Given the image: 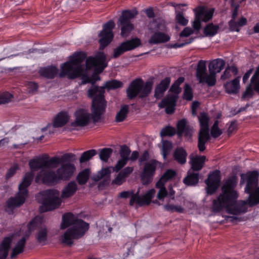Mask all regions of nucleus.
Wrapping results in <instances>:
<instances>
[{
  "mask_svg": "<svg viewBox=\"0 0 259 259\" xmlns=\"http://www.w3.org/2000/svg\"><path fill=\"white\" fill-rule=\"evenodd\" d=\"M259 174L253 171L241 175L240 184L246 182L245 191L249 194L246 200L236 201L238 194L234 190L237 183V178L233 176L229 178L222 188V194L213 200L211 207L212 211L218 212L224 208L227 211L233 214H240L247 211L248 206H253L259 203V186L257 187Z\"/></svg>",
  "mask_w": 259,
  "mask_h": 259,
  "instance_id": "1",
  "label": "nucleus"
},
{
  "mask_svg": "<svg viewBox=\"0 0 259 259\" xmlns=\"http://www.w3.org/2000/svg\"><path fill=\"white\" fill-rule=\"evenodd\" d=\"M103 88L93 87L89 89L88 97L93 98L91 111L84 108H78L74 113V120L67 125L69 131L79 130L91 124L92 121L97 123L101 121L102 116L105 112L107 103L103 98Z\"/></svg>",
  "mask_w": 259,
  "mask_h": 259,
  "instance_id": "2",
  "label": "nucleus"
},
{
  "mask_svg": "<svg viewBox=\"0 0 259 259\" xmlns=\"http://www.w3.org/2000/svg\"><path fill=\"white\" fill-rule=\"evenodd\" d=\"M65 160V155L61 157L54 156L50 159L45 160L40 158L31 159L29 161V166L31 172H26L23 177L22 182L19 185V192L14 197H11L7 201L5 210L9 214L13 213V209L22 205L28 196L27 187L29 186L33 180V172L39 169L55 168Z\"/></svg>",
  "mask_w": 259,
  "mask_h": 259,
  "instance_id": "3",
  "label": "nucleus"
},
{
  "mask_svg": "<svg viewBox=\"0 0 259 259\" xmlns=\"http://www.w3.org/2000/svg\"><path fill=\"white\" fill-rule=\"evenodd\" d=\"M107 66V62L105 54L103 53H99L95 57H91L86 60L85 69L81 66L77 67L73 72L68 74V78L74 79L80 76L82 84L91 83L93 84L97 80H100V78L96 74L90 77V70L95 67L96 73H100Z\"/></svg>",
  "mask_w": 259,
  "mask_h": 259,
  "instance_id": "4",
  "label": "nucleus"
},
{
  "mask_svg": "<svg viewBox=\"0 0 259 259\" xmlns=\"http://www.w3.org/2000/svg\"><path fill=\"white\" fill-rule=\"evenodd\" d=\"M206 62L200 60L196 69V77L200 83H206L209 86H213L216 82V74L220 72L224 68L225 62L222 59H216L210 62L208 65L209 73L206 72Z\"/></svg>",
  "mask_w": 259,
  "mask_h": 259,
  "instance_id": "5",
  "label": "nucleus"
},
{
  "mask_svg": "<svg viewBox=\"0 0 259 259\" xmlns=\"http://www.w3.org/2000/svg\"><path fill=\"white\" fill-rule=\"evenodd\" d=\"M66 245L71 246L74 239L81 238L89 229V224L77 219L71 213H66Z\"/></svg>",
  "mask_w": 259,
  "mask_h": 259,
  "instance_id": "6",
  "label": "nucleus"
},
{
  "mask_svg": "<svg viewBox=\"0 0 259 259\" xmlns=\"http://www.w3.org/2000/svg\"><path fill=\"white\" fill-rule=\"evenodd\" d=\"M65 160L62 162L61 167L55 171L47 168L42 169L37 174L35 181L36 183L52 186L59 183L65 177Z\"/></svg>",
  "mask_w": 259,
  "mask_h": 259,
  "instance_id": "7",
  "label": "nucleus"
},
{
  "mask_svg": "<svg viewBox=\"0 0 259 259\" xmlns=\"http://www.w3.org/2000/svg\"><path fill=\"white\" fill-rule=\"evenodd\" d=\"M153 84L152 79L148 80L144 84L141 79H136L131 82L127 89V96L130 99H133L139 94L140 97H145L151 92Z\"/></svg>",
  "mask_w": 259,
  "mask_h": 259,
  "instance_id": "8",
  "label": "nucleus"
},
{
  "mask_svg": "<svg viewBox=\"0 0 259 259\" xmlns=\"http://www.w3.org/2000/svg\"><path fill=\"white\" fill-rule=\"evenodd\" d=\"M176 175V172L172 169L166 170L160 180L156 183L155 188L158 189L157 193V199L162 202L164 201V198L168 196L171 199H175V191L172 187L169 186L168 188V192L166 189L165 184L167 181L172 178Z\"/></svg>",
  "mask_w": 259,
  "mask_h": 259,
  "instance_id": "9",
  "label": "nucleus"
},
{
  "mask_svg": "<svg viewBox=\"0 0 259 259\" xmlns=\"http://www.w3.org/2000/svg\"><path fill=\"white\" fill-rule=\"evenodd\" d=\"M40 194L43 196L42 204L39 207L40 212L54 210L60 205L61 201L58 191L48 190L40 192Z\"/></svg>",
  "mask_w": 259,
  "mask_h": 259,
  "instance_id": "10",
  "label": "nucleus"
},
{
  "mask_svg": "<svg viewBox=\"0 0 259 259\" xmlns=\"http://www.w3.org/2000/svg\"><path fill=\"white\" fill-rule=\"evenodd\" d=\"M139 190H138L136 193H135L133 191H123L119 193V197L123 198L131 197L130 201L131 205H133L135 203L140 206L149 205L151 202L152 198L155 196L156 191L152 189L142 196H139Z\"/></svg>",
  "mask_w": 259,
  "mask_h": 259,
  "instance_id": "11",
  "label": "nucleus"
},
{
  "mask_svg": "<svg viewBox=\"0 0 259 259\" xmlns=\"http://www.w3.org/2000/svg\"><path fill=\"white\" fill-rule=\"evenodd\" d=\"M200 130L198 135V147L200 151L205 149V143L209 139L208 122L209 117L207 113H201L198 116Z\"/></svg>",
  "mask_w": 259,
  "mask_h": 259,
  "instance_id": "12",
  "label": "nucleus"
},
{
  "mask_svg": "<svg viewBox=\"0 0 259 259\" xmlns=\"http://www.w3.org/2000/svg\"><path fill=\"white\" fill-rule=\"evenodd\" d=\"M179 86L174 83L169 91V94L158 104L159 108H165V112L167 114L174 112L178 95L181 91Z\"/></svg>",
  "mask_w": 259,
  "mask_h": 259,
  "instance_id": "13",
  "label": "nucleus"
},
{
  "mask_svg": "<svg viewBox=\"0 0 259 259\" xmlns=\"http://www.w3.org/2000/svg\"><path fill=\"white\" fill-rule=\"evenodd\" d=\"M138 14L136 10H125L122 13V15L119 19V25L121 27V35L122 37H127L134 29L133 24L131 20L133 19Z\"/></svg>",
  "mask_w": 259,
  "mask_h": 259,
  "instance_id": "14",
  "label": "nucleus"
},
{
  "mask_svg": "<svg viewBox=\"0 0 259 259\" xmlns=\"http://www.w3.org/2000/svg\"><path fill=\"white\" fill-rule=\"evenodd\" d=\"M114 27L115 23L112 20L104 24L103 29L99 34L101 49H104L112 41L114 36L112 29Z\"/></svg>",
  "mask_w": 259,
  "mask_h": 259,
  "instance_id": "15",
  "label": "nucleus"
},
{
  "mask_svg": "<svg viewBox=\"0 0 259 259\" xmlns=\"http://www.w3.org/2000/svg\"><path fill=\"white\" fill-rule=\"evenodd\" d=\"M140 45L141 40L138 38H134L124 41L114 50L113 57L117 58L124 52L134 50Z\"/></svg>",
  "mask_w": 259,
  "mask_h": 259,
  "instance_id": "16",
  "label": "nucleus"
},
{
  "mask_svg": "<svg viewBox=\"0 0 259 259\" xmlns=\"http://www.w3.org/2000/svg\"><path fill=\"white\" fill-rule=\"evenodd\" d=\"M65 125V111H61L58 112L53 118L52 122L49 123L47 125L42 128V132L48 130L50 134H52L57 132L58 128L63 127Z\"/></svg>",
  "mask_w": 259,
  "mask_h": 259,
  "instance_id": "17",
  "label": "nucleus"
},
{
  "mask_svg": "<svg viewBox=\"0 0 259 259\" xmlns=\"http://www.w3.org/2000/svg\"><path fill=\"white\" fill-rule=\"evenodd\" d=\"M221 182L220 171L215 170L209 174L208 177L205 181L207 186L206 192L207 194H213L219 188Z\"/></svg>",
  "mask_w": 259,
  "mask_h": 259,
  "instance_id": "18",
  "label": "nucleus"
},
{
  "mask_svg": "<svg viewBox=\"0 0 259 259\" xmlns=\"http://www.w3.org/2000/svg\"><path fill=\"white\" fill-rule=\"evenodd\" d=\"M76 156L72 153H66L65 155V175L66 179L73 177L76 172Z\"/></svg>",
  "mask_w": 259,
  "mask_h": 259,
  "instance_id": "19",
  "label": "nucleus"
},
{
  "mask_svg": "<svg viewBox=\"0 0 259 259\" xmlns=\"http://www.w3.org/2000/svg\"><path fill=\"white\" fill-rule=\"evenodd\" d=\"M86 58L85 54L83 52H78L74 53L71 58V61L73 63L70 70L67 71L69 65L66 62V76L68 78V74L71 72H73V70L78 66H81L82 68L85 69L86 65H81L80 63L85 59Z\"/></svg>",
  "mask_w": 259,
  "mask_h": 259,
  "instance_id": "20",
  "label": "nucleus"
},
{
  "mask_svg": "<svg viewBox=\"0 0 259 259\" xmlns=\"http://www.w3.org/2000/svg\"><path fill=\"white\" fill-rule=\"evenodd\" d=\"M190 163L191 168L195 171H199L203 167L206 157L205 156H198L194 154L190 155Z\"/></svg>",
  "mask_w": 259,
  "mask_h": 259,
  "instance_id": "21",
  "label": "nucleus"
},
{
  "mask_svg": "<svg viewBox=\"0 0 259 259\" xmlns=\"http://www.w3.org/2000/svg\"><path fill=\"white\" fill-rule=\"evenodd\" d=\"M36 242L41 245L47 244L48 239V229L46 226L39 228L35 235Z\"/></svg>",
  "mask_w": 259,
  "mask_h": 259,
  "instance_id": "22",
  "label": "nucleus"
},
{
  "mask_svg": "<svg viewBox=\"0 0 259 259\" xmlns=\"http://www.w3.org/2000/svg\"><path fill=\"white\" fill-rule=\"evenodd\" d=\"M170 82V78L169 77H166L161 81L155 89L154 96L156 98L159 99L162 97L164 93L168 88Z\"/></svg>",
  "mask_w": 259,
  "mask_h": 259,
  "instance_id": "23",
  "label": "nucleus"
},
{
  "mask_svg": "<svg viewBox=\"0 0 259 259\" xmlns=\"http://www.w3.org/2000/svg\"><path fill=\"white\" fill-rule=\"evenodd\" d=\"M111 172V170L109 167L102 168L97 175L92 177V180L95 182H98L103 179L104 184H108L110 181Z\"/></svg>",
  "mask_w": 259,
  "mask_h": 259,
  "instance_id": "24",
  "label": "nucleus"
},
{
  "mask_svg": "<svg viewBox=\"0 0 259 259\" xmlns=\"http://www.w3.org/2000/svg\"><path fill=\"white\" fill-rule=\"evenodd\" d=\"M58 69L54 66L42 68L39 70V74L41 76L49 79L54 78L58 74Z\"/></svg>",
  "mask_w": 259,
  "mask_h": 259,
  "instance_id": "25",
  "label": "nucleus"
},
{
  "mask_svg": "<svg viewBox=\"0 0 259 259\" xmlns=\"http://www.w3.org/2000/svg\"><path fill=\"white\" fill-rule=\"evenodd\" d=\"M170 39V37L166 34L156 32L152 34L149 40V43L150 44H158L164 43L168 41Z\"/></svg>",
  "mask_w": 259,
  "mask_h": 259,
  "instance_id": "26",
  "label": "nucleus"
},
{
  "mask_svg": "<svg viewBox=\"0 0 259 259\" xmlns=\"http://www.w3.org/2000/svg\"><path fill=\"white\" fill-rule=\"evenodd\" d=\"M28 237L29 236L25 235L17 242L15 246L12 250V252L11 254V258L15 257L18 254L21 253L24 251L26 241Z\"/></svg>",
  "mask_w": 259,
  "mask_h": 259,
  "instance_id": "27",
  "label": "nucleus"
},
{
  "mask_svg": "<svg viewBox=\"0 0 259 259\" xmlns=\"http://www.w3.org/2000/svg\"><path fill=\"white\" fill-rule=\"evenodd\" d=\"M12 238L6 237L3 241L0 246V259H6L12 243Z\"/></svg>",
  "mask_w": 259,
  "mask_h": 259,
  "instance_id": "28",
  "label": "nucleus"
},
{
  "mask_svg": "<svg viewBox=\"0 0 259 259\" xmlns=\"http://www.w3.org/2000/svg\"><path fill=\"white\" fill-rule=\"evenodd\" d=\"M224 86L227 93L229 94L237 93L240 89L239 79L238 78H236L227 82Z\"/></svg>",
  "mask_w": 259,
  "mask_h": 259,
  "instance_id": "29",
  "label": "nucleus"
},
{
  "mask_svg": "<svg viewBox=\"0 0 259 259\" xmlns=\"http://www.w3.org/2000/svg\"><path fill=\"white\" fill-rule=\"evenodd\" d=\"M187 153L182 148H177L174 153V157L176 161L181 164H184L186 162Z\"/></svg>",
  "mask_w": 259,
  "mask_h": 259,
  "instance_id": "30",
  "label": "nucleus"
},
{
  "mask_svg": "<svg viewBox=\"0 0 259 259\" xmlns=\"http://www.w3.org/2000/svg\"><path fill=\"white\" fill-rule=\"evenodd\" d=\"M43 218L40 216H36L33 218L27 225L28 231L29 233L35 230H38L42 225Z\"/></svg>",
  "mask_w": 259,
  "mask_h": 259,
  "instance_id": "31",
  "label": "nucleus"
},
{
  "mask_svg": "<svg viewBox=\"0 0 259 259\" xmlns=\"http://www.w3.org/2000/svg\"><path fill=\"white\" fill-rule=\"evenodd\" d=\"M198 173L189 170L187 176L183 180V182L186 185L194 186L198 183Z\"/></svg>",
  "mask_w": 259,
  "mask_h": 259,
  "instance_id": "32",
  "label": "nucleus"
},
{
  "mask_svg": "<svg viewBox=\"0 0 259 259\" xmlns=\"http://www.w3.org/2000/svg\"><path fill=\"white\" fill-rule=\"evenodd\" d=\"M91 171L89 168H85L80 171L76 177L78 183L80 185L85 184L89 179Z\"/></svg>",
  "mask_w": 259,
  "mask_h": 259,
  "instance_id": "33",
  "label": "nucleus"
},
{
  "mask_svg": "<svg viewBox=\"0 0 259 259\" xmlns=\"http://www.w3.org/2000/svg\"><path fill=\"white\" fill-rule=\"evenodd\" d=\"M165 198H166V201L167 202L166 204L163 205V207L165 210L171 212H177L179 213H182L184 212V208L181 206L175 205L169 203V200H172L169 197L167 196L165 197L164 199Z\"/></svg>",
  "mask_w": 259,
  "mask_h": 259,
  "instance_id": "34",
  "label": "nucleus"
},
{
  "mask_svg": "<svg viewBox=\"0 0 259 259\" xmlns=\"http://www.w3.org/2000/svg\"><path fill=\"white\" fill-rule=\"evenodd\" d=\"M195 13H201V20L203 22L209 21L212 17L213 12L205 11L202 7H198L195 10Z\"/></svg>",
  "mask_w": 259,
  "mask_h": 259,
  "instance_id": "35",
  "label": "nucleus"
},
{
  "mask_svg": "<svg viewBox=\"0 0 259 259\" xmlns=\"http://www.w3.org/2000/svg\"><path fill=\"white\" fill-rule=\"evenodd\" d=\"M122 84H123L121 81L114 79V80H111L110 81L106 82L104 85V87H101V88H103L104 91L105 88H106L109 90H113V89H116L117 88H121L122 86ZM93 87H97V86L92 85V87L91 88H92ZM98 88H100V87H98ZM104 93V92L103 93V94ZM103 98L104 99V94L103 95Z\"/></svg>",
  "mask_w": 259,
  "mask_h": 259,
  "instance_id": "36",
  "label": "nucleus"
},
{
  "mask_svg": "<svg viewBox=\"0 0 259 259\" xmlns=\"http://www.w3.org/2000/svg\"><path fill=\"white\" fill-rule=\"evenodd\" d=\"M97 154V151L94 149L86 151L82 153L79 158V162L84 163L90 160L94 156Z\"/></svg>",
  "mask_w": 259,
  "mask_h": 259,
  "instance_id": "37",
  "label": "nucleus"
},
{
  "mask_svg": "<svg viewBox=\"0 0 259 259\" xmlns=\"http://www.w3.org/2000/svg\"><path fill=\"white\" fill-rule=\"evenodd\" d=\"M77 190V183L74 181L69 182L66 186V198L73 196Z\"/></svg>",
  "mask_w": 259,
  "mask_h": 259,
  "instance_id": "38",
  "label": "nucleus"
},
{
  "mask_svg": "<svg viewBox=\"0 0 259 259\" xmlns=\"http://www.w3.org/2000/svg\"><path fill=\"white\" fill-rule=\"evenodd\" d=\"M128 112V107L127 105L121 107V109L116 114L115 119L117 122H122L126 118Z\"/></svg>",
  "mask_w": 259,
  "mask_h": 259,
  "instance_id": "39",
  "label": "nucleus"
},
{
  "mask_svg": "<svg viewBox=\"0 0 259 259\" xmlns=\"http://www.w3.org/2000/svg\"><path fill=\"white\" fill-rule=\"evenodd\" d=\"M219 26L209 24L204 29V33L207 36H213L217 33Z\"/></svg>",
  "mask_w": 259,
  "mask_h": 259,
  "instance_id": "40",
  "label": "nucleus"
},
{
  "mask_svg": "<svg viewBox=\"0 0 259 259\" xmlns=\"http://www.w3.org/2000/svg\"><path fill=\"white\" fill-rule=\"evenodd\" d=\"M156 164L155 161H151L145 164L143 172L153 176L155 171Z\"/></svg>",
  "mask_w": 259,
  "mask_h": 259,
  "instance_id": "41",
  "label": "nucleus"
},
{
  "mask_svg": "<svg viewBox=\"0 0 259 259\" xmlns=\"http://www.w3.org/2000/svg\"><path fill=\"white\" fill-rule=\"evenodd\" d=\"M112 153L111 148H103L101 150L99 154L100 159L104 162H107Z\"/></svg>",
  "mask_w": 259,
  "mask_h": 259,
  "instance_id": "42",
  "label": "nucleus"
},
{
  "mask_svg": "<svg viewBox=\"0 0 259 259\" xmlns=\"http://www.w3.org/2000/svg\"><path fill=\"white\" fill-rule=\"evenodd\" d=\"M14 98L13 94L9 92H4L0 94V105L5 104L11 102Z\"/></svg>",
  "mask_w": 259,
  "mask_h": 259,
  "instance_id": "43",
  "label": "nucleus"
},
{
  "mask_svg": "<svg viewBox=\"0 0 259 259\" xmlns=\"http://www.w3.org/2000/svg\"><path fill=\"white\" fill-rule=\"evenodd\" d=\"M172 148V144L167 141H162V154L165 159Z\"/></svg>",
  "mask_w": 259,
  "mask_h": 259,
  "instance_id": "44",
  "label": "nucleus"
},
{
  "mask_svg": "<svg viewBox=\"0 0 259 259\" xmlns=\"http://www.w3.org/2000/svg\"><path fill=\"white\" fill-rule=\"evenodd\" d=\"M223 133L222 130L219 127L218 120L215 121L210 130V134L214 138H218Z\"/></svg>",
  "mask_w": 259,
  "mask_h": 259,
  "instance_id": "45",
  "label": "nucleus"
},
{
  "mask_svg": "<svg viewBox=\"0 0 259 259\" xmlns=\"http://www.w3.org/2000/svg\"><path fill=\"white\" fill-rule=\"evenodd\" d=\"M65 213L62 215V221L60 225V229L58 230V233L60 234L59 240L61 243H65Z\"/></svg>",
  "mask_w": 259,
  "mask_h": 259,
  "instance_id": "46",
  "label": "nucleus"
},
{
  "mask_svg": "<svg viewBox=\"0 0 259 259\" xmlns=\"http://www.w3.org/2000/svg\"><path fill=\"white\" fill-rule=\"evenodd\" d=\"M130 153L131 150L128 147L125 145L121 147L119 153L121 159L128 161Z\"/></svg>",
  "mask_w": 259,
  "mask_h": 259,
  "instance_id": "47",
  "label": "nucleus"
},
{
  "mask_svg": "<svg viewBox=\"0 0 259 259\" xmlns=\"http://www.w3.org/2000/svg\"><path fill=\"white\" fill-rule=\"evenodd\" d=\"M193 95L191 88L189 84H186L184 91V98L190 101L193 99Z\"/></svg>",
  "mask_w": 259,
  "mask_h": 259,
  "instance_id": "48",
  "label": "nucleus"
},
{
  "mask_svg": "<svg viewBox=\"0 0 259 259\" xmlns=\"http://www.w3.org/2000/svg\"><path fill=\"white\" fill-rule=\"evenodd\" d=\"M176 19L177 22L183 26H186L188 23V20L185 18L183 12H176Z\"/></svg>",
  "mask_w": 259,
  "mask_h": 259,
  "instance_id": "49",
  "label": "nucleus"
},
{
  "mask_svg": "<svg viewBox=\"0 0 259 259\" xmlns=\"http://www.w3.org/2000/svg\"><path fill=\"white\" fill-rule=\"evenodd\" d=\"M188 126L187 121L183 119L180 120L177 124L178 133L180 136L183 135L185 129Z\"/></svg>",
  "mask_w": 259,
  "mask_h": 259,
  "instance_id": "50",
  "label": "nucleus"
},
{
  "mask_svg": "<svg viewBox=\"0 0 259 259\" xmlns=\"http://www.w3.org/2000/svg\"><path fill=\"white\" fill-rule=\"evenodd\" d=\"M253 94L254 93L252 90V87L250 84L247 87L245 92L243 93L241 99L242 100L248 99L253 96Z\"/></svg>",
  "mask_w": 259,
  "mask_h": 259,
  "instance_id": "51",
  "label": "nucleus"
},
{
  "mask_svg": "<svg viewBox=\"0 0 259 259\" xmlns=\"http://www.w3.org/2000/svg\"><path fill=\"white\" fill-rule=\"evenodd\" d=\"M176 133L175 130L171 127H167L165 128H163L161 132H160V135L161 136H172L174 135Z\"/></svg>",
  "mask_w": 259,
  "mask_h": 259,
  "instance_id": "52",
  "label": "nucleus"
},
{
  "mask_svg": "<svg viewBox=\"0 0 259 259\" xmlns=\"http://www.w3.org/2000/svg\"><path fill=\"white\" fill-rule=\"evenodd\" d=\"M201 13H195V18L193 23V27L194 29L199 30L201 28Z\"/></svg>",
  "mask_w": 259,
  "mask_h": 259,
  "instance_id": "53",
  "label": "nucleus"
},
{
  "mask_svg": "<svg viewBox=\"0 0 259 259\" xmlns=\"http://www.w3.org/2000/svg\"><path fill=\"white\" fill-rule=\"evenodd\" d=\"M153 176L143 172L141 176V181L143 185H148L151 183Z\"/></svg>",
  "mask_w": 259,
  "mask_h": 259,
  "instance_id": "54",
  "label": "nucleus"
},
{
  "mask_svg": "<svg viewBox=\"0 0 259 259\" xmlns=\"http://www.w3.org/2000/svg\"><path fill=\"white\" fill-rule=\"evenodd\" d=\"M125 177L119 172L116 177L113 180L112 184L116 185H121L125 180Z\"/></svg>",
  "mask_w": 259,
  "mask_h": 259,
  "instance_id": "55",
  "label": "nucleus"
},
{
  "mask_svg": "<svg viewBox=\"0 0 259 259\" xmlns=\"http://www.w3.org/2000/svg\"><path fill=\"white\" fill-rule=\"evenodd\" d=\"M126 160L121 159L119 160L115 165V167H112L113 170H115L116 172L120 170L127 163Z\"/></svg>",
  "mask_w": 259,
  "mask_h": 259,
  "instance_id": "56",
  "label": "nucleus"
},
{
  "mask_svg": "<svg viewBox=\"0 0 259 259\" xmlns=\"http://www.w3.org/2000/svg\"><path fill=\"white\" fill-rule=\"evenodd\" d=\"M194 32L193 30L189 27H185L183 30L181 32L180 36L181 37H188Z\"/></svg>",
  "mask_w": 259,
  "mask_h": 259,
  "instance_id": "57",
  "label": "nucleus"
},
{
  "mask_svg": "<svg viewBox=\"0 0 259 259\" xmlns=\"http://www.w3.org/2000/svg\"><path fill=\"white\" fill-rule=\"evenodd\" d=\"M28 92L33 93L36 92L38 89V85L34 82H29L27 83Z\"/></svg>",
  "mask_w": 259,
  "mask_h": 259,
  "instance_id": "58",
  "label": "nucleus"
},
{
  "mask_svg": "<svg viewBox=\"0 0 259 259\" xmlns=\"http://www.w3.org/2000/svg\"><path fill=\"white\" fill-rule=\"evenodd\" d=\"M17 168L18 166L17 165L13 166L9 168L6 175V179H8L11 178L15 174Z\"/></svg>",
  "mask_w": 259,
  "mask_h": 259,
  "instance_id": "59",
  "label": "nucleus"
},
{
  "mask_svg": "<svg viewBox=\"0 0 259 259\" xmlns=\"http://www.w3.org/2000/svg\"><path fill=\"white\" fill-rule=\"evenodd\" d=\"M107 230H108V232L110 233L112 230V228L108 226L107 225L103 226V230L100 229L99 231V234L101 237L104 236L107 234Z\"/></svg>",
  "mask_w": 259,
  "mask_h": 259,
  "instance_id": "60",
  "label": "nucleus"
},
{
  "mask_svg": "<svg viewBox=\"0 0 259 259\" xmlns=\"http://www.w3.org/2000/svg\"><path fill=\"white\" fill-rule=\"evenodd\" d=\"M231 6L233 8H234V10L233 11V14H232V18L233 19H235V18L237 17L238 14V9L239 8V5L238 4H235L234 3V0L231 1Z\"/></svg>",
  "mask_w": 259,
  "mask_h": 259,
  "instance_id": "61",
  "label": "nucleus"
},
{
  "mask_svg": "<svg viewBox=\"0 0 259 259\" xmlns=\"http://www.w3.org/2000/svg\"><path fill=\"white\" fill-rule=\"evenodd\" d=\"M250 84L255 91L259 94V79L250 81Z\"/></svg>",
  "mask_w": 259,
  "mask_h": 259,
  "instance_id": "62",
  "label": "nucleus"
},
{
  "mask_svg": "<svg viewBox=\"0 0 259 259\" xmlns=\"http://www.w3.org/2000/svg\"><path fill=\"white\" fill-rule=\"evenodd\" d=\"M133 171V168L132 167H126L120 172L122 174L124 177L126 178Z\"/></svg>",
  "mask_w": 259,
  "mask_h": 259,
  "instance_id": "63",
  "label": "nucleus"
},
{
  "mask_svg": "<svg viewBox=\"0 0 259 259\" xmlns=\"http://www.w3.org/2000/svg\"><path fill=\"white\" fill-rule=\"evenodd\" d=\"M237 24L235 22V20L234 19H232L229 22V26L230 27L232 31H239V29L237 26Z\"/></svg>",
  "mask_w": 259,
  "mask_h": 259,
  "instance_id": "64",
  "label": "nucleus"
}]
</instances>
